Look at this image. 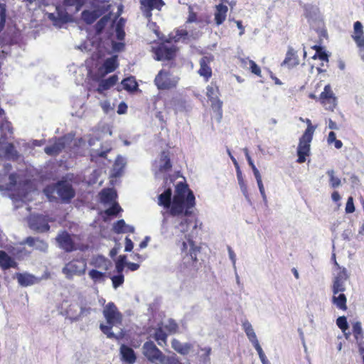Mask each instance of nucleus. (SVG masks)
<instances>
[{"instance_id": "obj_26", "label": "nucleus", "mask_w": 364, "mask_h": 364, "mask_svg": "<svg viewBox=\"0 0 364 364\" xmlns=\"http://www.w3.org/2000/svg\"><path fill=\"white\" fill-rule=\"evenodd\" d=\"M228 11V6L223 4H220L215 6V11L214 16L215 22L217 26L221 25L225 21Z\"/></svg>"}, {"instance_id": "obj_44", "label": "nucleus", "mask_w": 364, "mask_h": 364, "mask_svg": "<svg viewBox=\"0 0 364 364\" xmlns=\"http://www.w3.org/2000/svg\"><path fill=\"white\" fill-rule=\"evenodd\" d=\"M127 261L126 255H120L115 263V268L117 273H122Z\"/></svg>"}, {"instance_id": "obj_52", "label": "nucleus", "mask_w": 364, "mask_h": 364, "mask_svg": "<svg viewBox=\"0 0 364 364\" xmlns=\"http://www.w3.org/2000/svg\"><path fill=\"white\" fill-rule=\"evenodd\" d=\"M345 210L346 213H353L355 211L353 198L352 196L348 197Z\"/></svg>"}, {"instance_id": "obj_18", "label": "nucleus", "mask_w": 364, "mask_h": 364, "mask_svg": "<svg viewBox=\"0 0 364 364\" xmlns=\"http://www.w3.org/2000/svg\"><path fill=\"white\" fill-rule=\"evenodd\" d=\"M352 333L355 340L358 346L360 353L364 352V333L362 328V323L360 321H355L352 324Z\"/></svg>"}, {"instance_id": "obj_13", "label": "nucleus", "mask_w": 364, "mask_h": 364, "mask_svg": "<svg viewBox=\"0 0 364 364\" xmlns=\"http://www.w3.org/2000/svg\"><path fill=\"white\" fill-rule=\"evenodd\" d=\"M351 37L359 48L362 59L364 60V31L361 22L358 21L354 23L353 32Z\"/></svg>"}, {"instance_id": "obj_63", "label": "nucleus", "mask_w": 364, "mask_h": 364, "mask_svg": "<svg viewBox=\"0 0 364 364\" xmlns=\"http://www.w3.org/2000/svg\"><path fill=\"white\" fill-rule=\"evenodd\" d=\"M239 186H240V188L241 191L242 192L243 195L245 197H248V189H247V186L245 181L243 183H239Z\"/></svg>"}, {"instance_id": "obj_39", "label": "nucleus", "mask_w": 364, "mask_h": 364, "mask_svg": "<svg viewBox=\"0 0 364 364\" xmlns=\"http://www.w3.org/2000/svg\"><path fill=\"white\" fill-rule=\"evenodd\" d=\"M210 101L211 102L212 109L217 114L219 119H221L223 116V102L219 98Z\"/></svg>"}, {"instance_id": "obj_21", "label": "nucleus", "mask_w": 364, "mask_h": 364, "mask_svg": "<svg viewBox=\"0 0 364 364\" xmlns=\"http://www.w3.org/2000/svg\"><path fill=\"white\" fill-rule=\"evenodd\" d=\"M159 171L166 173L171 170L172 164L168 151H163L160 154Z\"/></svg>"}, {"instance_id": "obj_45", "label": "nucleus", "mask_w": 364, "mask_h": 364, "mask_svg": "<svg viewBox=\"0 0 364 364\" xmlns=\"http://www.w3.org/2000/svg\"><path fill=\"white\" fill-rule=\"evenodd\" d=\"M117 275H114L111 277L112 282V286L114 289L120 287L124 282V277L122 273H117Z\"/></svg>"}, {"instance_id": "obj_43", "label": "nucleus", "mask_w": 364, "mask_h": 364, "mask_svg": "<svg viewBox=\"0 0 364 364\" xmlns=\"http://www.w3.org/2000/svg\"><path fill=\"white\" fill-rule=\"evenodd\" d=\"M121 211H122V209L120 205L117 202H114L110 208L105 210V214L108 216H115Z\"/></svg>"}, {"instance_id": "obj_29", "label": "nucleus", "mask_w": 364, "mask_h": 364, "mask_svg": "<svg viewBox=\"0 0 364 364\" xmlns=\"http://www.w3.org/2000/svg\"><path fill=\"white\" fill-rule=\"evenodd\" d=\"M16 278L18 284L22 287L33 285L37 281L33 275L27 273H17Z\"/></svg>"}, {"instance_id": "obj_49", "label": "nucleus", "mask_w": 364, "mask_h": 364, "mask_svg": "<svg viewBox=\"0 0 364 364\" xmlns=\"http://www.w3.org/2000/svg\"><path fill=\"white\" fill-rule=\"evenodd\" d=\"M250 70L252 73L255 74L258 77L262 76V71L259 66L253 60L249 62Z\"/></svg>"}, {"instance_id": "obj_27", "label": "nucleus", "mask_w": 364, "mask_h": 364, "mask_svg": "<svg viewBox=\"0 0 364 364\" xmlns=\"http://www.w3.org/2000/svg\"><path fill=\"white\" fill-rule=\"evenodd\" d=\"M102 15V13L98 10H84L81 14V17L83 21L90 25L93 23Z\"/></svg>"}, {"instance_id": "obj_60", "label": "nucleus", "mask_w": 364, "mask_h": 364, "mask_svg": "<svg viewBox=\"0 0 364 364\" xmlns=\"http://www.w3.org/2000/svg\"><path fill=\"white\" fill-rule=\"evenodd\" d=\"M133 247H134L133 242L132 241V240L129 237H126L124 250L126 252H131L133 250Z\"/></svg>"}, {"instance_id": "obj_47", "label": "nucleus", "mask_w": 364, "mask_h": 364, "mask_svg": "<svg viewBox=\"0 0 364 364\" xmlns=\"http://www.w3.org/2000/svg\"><path fill=\"white\" fill-rule=\"evenodd\" d=\"M6 17V6L5 4L0 3V31L4 28Z\"/></svg>"}, {"instance_id": "obj_11", "label": "nucleus", "mask_w": 364, "mask_h": 364, "mask_svg": "<svg viewBox=\"0 0 364 364\" xmlns=\"http://www.w3.org/2000/svg\"><path fill=\"white\" fill-rule=\"evenodd\" d=\"M139 3L143 16L148 20L151 18L154 9L161 11L165 5L163 0H139Z\"/></svg>"}, {"instance_id": "obj_31", "label": "nucleus", "mask_w": 364, "mask_h": 364, "mask_svg": "<svg viewBox=\"0 0 364 364\" xmlns=\"http://www.w3.org/2000/svg\"><path fill=\"white\" fill-rule=\"evenodd\" d=\"M167 333L161 327L157 328L154 333V338L162 347L167 346Z\"/></svg>"}, {"instance_id": "obj_2", "label": "nucleus", "mask_w": 364, "mask_h": 364, "mask_svg": "<svg viewBox=\"0 0 364 364\" xmlns=\"http://www.w3.org/2000/svg\"><path fill=\"white\" fill-rule=\"evenodd\" d=\"M103 316L106 319L107 324L101 323L100 328L102 332L109 338L119 341L123 335H116L112 331L113 326L122 325L123 320L122 314L118 310L114 302L107 303L103 309Z\"/></svg>"}, {"instance_id": "obj_14", "label": "nucleus", "mask_w": 364, "mask_h": 364, "mask_svg": "<svg viewBox=\"0 0 364 364\" xmlns=\"http://www.w3.org/2000/svg\"><path fill=\"white\" fill-rule=\"evenodd\" d=\"M213 60V56L210 55L202 57L199 60L200 68L198 73L203 77L205 82H208L212 77L213 71L210 64Z\"/></svg>"}, {"instance_id": "obj_42", "label": "nucleus", "mask_w": 364, "mask_h": 364, "mask_svg": "<svg viewBox=\"0 0 364 364\" xmlns=\"http://www.w3.org/2000/svg\"><path fill=\"white\" fill-rule=\"evenodd\" d=\"M63 3L67 6H75V10L79 11L85 4L86 0H64Z\"/></svg>"}, {"instance_id": "obj_50", "label": "nucleus", "mask_w": 364, "mask_h": 364, "mask_svg": "<svg viewBox=\"0 0 364 364\" xmlns=\"http://www.w3.org/2000/svg\"><path fill=\"white\" fill-rule=\"evenodd\" d=\"M122 20V19H120V21H119V23H117V25L116 26L117 38L120 41L124 40V37H125V32L124 31L122 25L121 24Z\"/></svg>"}, {"instance_id": "obj_46", "label": "nucleus", "mask_w": 364, "mask_h": 364, "mask_svg": "<svg viewBox=\"0 0 364 364\" xmlns=\"http://www.w3.org/2000/svg\"><path fill=\"white\" fill-rule=\"evenodd\" d=\"M336 325L342 331L343 333H345V331H348V329L347 318L344 316H339L336 319Z\"/></svg>"}, {"instance_id": "obj_51", "label": "nucleus", "mask_w": 364, "mask_h": 364, "mask_svg": "<svg viewBox=\"0 0 364 364\" xmlns=\"http://www.w3.org/2000/svg\"><path fill=\"white\" fill-rule=\"evenodd\" d=\"M312 58L313 59L318 58L323 61H328V55L323 48H321V50H317Z\"/></svg>"}, {"instance_id": "obj_23", "label": "nucleus", "mask_w": 364, "mask_h": 364, "mask_svg": "<svg viewBox=\"0 0 364 364\" xmlns=\"http://www.w3.org/2000/svg\"><path fill=\"white\" fill-rule=\"evenodd\" d=\"M172 190L171 188H166L158 197V204L166 209L171 210L172 207Z\"/></svg>"}, {"instance_id": "obj_22", "label": "nucleus", "mask_w": 364, "mask_h": 364, "mask_svg": "<svg viewBox=\"0 0 364 364\" xmlns=\"http://www.w3.org/2000/svg\"><path fill=\"white\" fill-rule=\"evenodd\" d=\"M118 81V77L117 75H113L109 76L107 79L101 80L99 82L98 87L96 89V91L99 94H103L104 91L108 90L112 87L116 85Z\"/></svg>"}, {"instance_id": "obj_53", "label": "nucleus", "mask_w": 364, "mask_h": 364, "mask_svg": "<svg viewBox=\"0 0 364 364\" xmlns=\"http://www.w3.org/2000/svg\"><path fill=\"white\" fill-rule=\"evenodd\" d=\"M198 21L197 14L194 12L193 8L189 6L188 8V16L186 20L187 23H191L193 22H196Z\"/></svg>"}, {"instance_id": "obj_7", "label": "nucleus", "mask_w": 364, "mask_h": 364, "mask_svg": "<svg viewBox=\"0 0 364 364\" xmlns=\"http://www.w3.org/2000/svg\"><path fill=\"white\" fill-rule=\"evenodd\" d=\"M87 267L86 259L80 257L75 258L68 262L63 268V273L67 278H71L74 275H81L85 273Z\"/></svg>"}, {"instance_id": "obj_61", "label": "nucleus", "mask_w": 364, "mask_h": 364, "mask_svg": "<svg viewBox=\"0 0 364 364\" xmlns=\"http://www.w3.org/2000/svg\"><path fill=\"white\" fill-rule=\"evenodd\" d=\"M256 181H257V186H258L259 192H260L262 198L264 199H265L266 198V194H265V192H264V186H263V183H262V178L257 179Z\"/></svg>"}, {"instance_id": "obj_40", "label": "nucleus", "mask_w": 364, "mask_h": 364, "mask_svg": "<svg viewBox=\"0 0 364 364\" xmlns=\"http://www.w3.org/2000/svg\"><path fill=\"white\" fill-rule=\"evenodd\" d=\"M326 173L329 177V183L331 188H336L341 185V179L335 176V171L333 169L328 170Z\"/></svg>"}, {"instance_id": "obj_8", "label": "nucleus", "mask_w": 364, "mask_h": 364, "mask_svg": "<svg viewBox=\"0 0 364 364\" xmlns=\"http://www.w3.org/2000/svg\"><path fill=\"white\" fill-rule=\"evenodd\" d=\"M152 52L154 54V59L158 61L171 60L176 55L177 48L174 46L168 47L164 43H161L157 47H153Z\"/></svg>"}, {"instance_id": "obj_33", "label": "nucleus", "mask_w": 364, "mask_h": 364, "mask_svg": "<svg viewBox=\"0 0 364 364\" xmlns=\"http://www.w3.org/2000/svg\"><path fill=\"white\" fill-rule=\"evenodd\" d=\"M4 176L0 175V190H11L17 183L18 176L16 173H10L9 175V183L5 185L3 184Z\"/></svg>"}, {"instance_id": "obj_56", "label": "nucleus", "mask_w": 364, "mask_h": 364, "mask_svg": "<svg viewBox=\"0 0 364 364\" xmlns=\"http://www.w3.org/2000/svg\"><path fill=\"white\" fill-rule=\"evenodd\" d=\"M110 149H107L105 151H96L93 154H91V159L93 161L95 159L97 158H106L107 154L109 152Z\"/></svg>"}, {"instance_id": "obj_38", "label": "nucleus", "mask_w": 364, "mask_h": 364, "mask_svg": "<svg viewBox=\"0 0 364 364\" xmlns=\"http://www.w3.org/2000/svg\"><path fill=\"white\" fill-rule=\"evenodd\" d=\"M109 21V15H105L96 23L95 25V29L97 35H100L102 33Z\"/></svg>"}, {"instance_id": "obj_41", "label": "nucleus", "mask_w": 364, "mask_h": 364, "mask_svg": "<svg viewBox=\"0 0 364 364\" xmlns=\"http://www.w3.org/2000/svg\"><path fill=\"white\" fill-rule=\"evenodd\" d=\"M344 282L345 281L334 279L332 286L333 294H338L339 292H343L346 290Z\"/></svg>"}, {"instance_id": "obj_5", "label": "nucleus", "mask_w": 364, "mask_h": 364, "mask_svg": "<svg viewBox=\"0 0 364 364\" xmlns=\"http://www.w3.org/2000/svg\"><path fill=\"white\" fill-rule=\"evenodd\" d=\"M179 77L174 76L169 70H159L154 78V85L159 90H171L176 88Z\"/></svg>"}, {"instance_id": "obj_10", "label": "nucleus", "mask_w": 364, "mask_h": 364, "mask_svg": "<svg viewBox=\"0 0 364 364\" xmlns=\"http://www.w3.org/2000/svg\"><path fill=\"white\" fill-rule=\"evenodd\" d=\"M143 354L151 363H162L164 360L163 353L153 341H146L144 343Z\"/></svg>"}, {"instance_id": "obj_4", "label": "nucleus", "mask_w": 364, "mask_h": 364, "mask_svg": "<svg viewBox=\"0 0 364 364\" xmlns=\"http://www.w3.org/2000/svg\"><path fill=\"white\" fill-rule=\"evenodd\" d=\"M300 120L305 122L307 124L306 130L299 138L296 151L298 156L296 162L299 164H303L306 161V157L310 155L311 142L313 139V136L316 129V126H314L309 119L304 120L300 117Z\"/></svg>"}, {"instance_id": "obj_37", "label": "nucleus", "mask_w": 364, "mask_h": 364, "mask_svg": "<svg viewBox=\"0 0 364 364\" xmlns=\"http://www.w3.org/2000/svg\"><path fill=\"white\" fill-rule=\"evenodd\" d=\"M242 328L251 343L257 340L255 331L248 321L246 320L242 323Z\"/></svg>"}, {"instance_id": "obj_20", "label": "nucleus", "mask_w": 364, "mask_h": 364, "mask_svg": "<svg viewBox=\"0 0 364 364\" xmlns=\"http://www.w3.org/2000/svg\"><path fill=\"white\" fill-rule=\"evenodd\" d=\"M118 67V57L115 55L107 58L99 70L101 71L102 69L104 70V72L102 74V77H104L105 75L114 72Z\"/></svg>"}, {"instance_id": "obj_9", "label": "nucleus", "mask_w": 364, "mask_h": 364, "mask_svg": "<svg viewBox=\"0 0 364 364\" xmlns=\"http://www.w3.org/2000/svg\"><path fill=\"white\" fill-rule=\"evenodd\" d=\"M318 99L326 110L333 111L337 106V98L329 84L324 87L323 91Z\"/></svg>"}, {"instance_id": "obj_16", "label": "nucleus", "mask_w": 364, "mask_h": 364, "mask_svg": "<svg viewBox=\"0 0 364 364\" xmlns=\"http://www.w3.org/2000/svg\"><path fill=\"white\" fill-rule=\"evenodd\" d=\"M66 141L65 136L56 139L53 144L44 148L45 153L52 156L58 155L65 148Z\"/></svg>"}, {"instance_id": "obj_64", "label": "nucleus", "mask_w": 364, "mask_h": 364, "mask_svg": "<svg viewBox=\"0 0 364 364\" xmlns=\"http://www.w3.org/2000/svg\"><path fill=\"white\" fill-rule=\"evenodd\" d=\"M127 109V106L124 102H121L119 105L117 113L119 114H124L126 112Z\"/></svg>"}, {"instance_id": "obj_58", "label": "nucleus", "mask_w": 364, "mask_h": 364, "mask_svg": "<svg viewBox=\"0 0 364 364\" xmlns=\"http://www.w3.org/2000/svg\"><path fill=\"white\" fill-rule=\"evenodd\" d=\"M37 242V237H26L22 244L23 245H28L29 247H35L36 248V244Z\"/></svg>"}, {"instance_id": "obj_1", "label": "nucleus", "mask_w": 364, "mask_h": 364, "mask_svg": "<svg viewBox=\"0 0 364 364\" xmlns=\"http://www.w3.org/2000/svg\"><path fill=\"white\" fill-rule=\"evenodd\" d=\"M196 206V197L188 185L183 181L178 182L175 186L172 199V207L168 211L173 217L185 216L179 223V230L176 233V245L181 255V265L184 267H196L198 262V255L201 247L197 245L193 237L188 234V227L193 223V219L188 218L193 215Z\"/></svg>"}, {"instance_id": "obj_59", "label": "nucleus", "mask_w": 364, "mask_h": 364, "mask_svg": "<svg viewBox=\"0 0 364 364\" xmlns=\"http://www.w3.org/2000/svg\"><path fill=\"white\" fill-rule=\"evenodd\" d=\"M125 44L120 42H112V49L117 52H121L124 50Z\"/></svg>"}, {"instance_id": "obj_28", "label": "nucleus", "mask_w": 364, "mask_h": 364, "mask_svg": "<svg viewBox=\"0 0 364 364\" xmlns=\"http://www.w3.org/2000/svg\"><path fill=\"white\" fill-rule=\"evenodd\" d=\"M113 231L117 234L120 233H134V228L133 226L127 225L123 219L117 220L113 225Z\"/></svg>"}, {"instance_id": "obj_19", "label": "nucleus", "mask_w": 364, "mask_h": 364, "mask_svg": "<svg viewBox=\"0 0 364 364\" xmlns=\"http://www.w3.org/2000/svg\"><path fill=\"white\" fill-rule=\"evenodd\" d=\"M122 361L127 364H134L136 360V355L134 350L125 344H122L119 348Z\"/></svg>"}, {"instance_id": "obj_62", "label": "nucleus", "mask_w": 364, "mask_h": 364, "mask_svg": "<svg viewBox=\"0 0 364 364\" xmlns=\"http://www.w3.org/2000/svg\"><path fill=\"white\" fill-rule=\"evenodd\" d=\"M252 343L253 344L255 348L257 351V353H258L259 356L262 355L263 354H264L263 350H262V347L260 346V345L259 343L258 340L255 341V342H253Z\"/></svg>"}, {"instance_id": "obj_24", "label": "nucleus", "mask_w": 364, "mask_h": 364, "mask_svg": "<svg viewBox=\"0 0 364 364\" xmlns=\"http://www.w3.org/2000/svg\"><path fill=\"white\" fill-rule=\"evenodd\" d=\"M171 347L174 350L182 355H188L193 349V345L191 343H182L176 338L171 341Z\"/></svg>"}, {"instance_id": "obj_36", "label": "nucleus", "mask_w": 364, "mask_h": 364, "mask_svg": "<svg viewBox=\"0 0 364 364\" xmlns=\"http://www.w3.org/2000/svg\"><path fill=\"white\" fill-rule=\"evenodd\" d=\"M5 156L8 159L17 160L19 154L13 143H8L4 149Z\"/></svg>"}, {"instance_id": "obj_34", "label": "nucleus", "mask_w": 364, "mask_h": 364, "mask_svg": "<svg viewBox=\"0 0 364 364\" xmlns=\"http://www.w3.org/2000/svg\"><path fill=\"white\" fill-rule=\"evenodd\" d=\"M116 197V192L112 188H105L100 192L101 200L105 203L114 201Z\"/></svg>"}, {"instance_id": "obj_57", "label": "nucleus", "mask_w": 364, "mask_h": 364, "mask_svg": "<svg viewBox=\"0 0 364 364\" xmlns=\"http://www.w3.org/2000/svg\"><path fill=\"white\" fill-rule=\"evenodd\" d=\"M178 325L177 323L173 321H170L169 323L166 326H165V328L170 333H174L178 330Z\"/></svg>"}, {"instance_id": "obj_25", "label": "nucleus", "mask_w": 364, "mask_h": 364, "mask_svg": "<svg viewBox=\"0 0 364 364\" xmlns=\"http://www.w3.org/2000/svg\"><path fill=\"white\" fill-rule=\"evenodd\" d=\"M18 264L5 251L0 250V267L2 269L6 270L11 267L16 268Z\"/></svg>"}, {"instance_id": "obj_15", "label": "nucleus", "mask_w": 364, "mask_h": 364, "mask_svg": "<svg viewBox=\"0 0 364 364\" xmlns=\"http://www.w3.org/2000/svg\"><path fill=\"white\" fill-rule=\"evenodd\" d=\"M56 240L59 246L65 252H70L76 249L70 235L65 231L59 234L56 237Z\"/></svg>"}, {"instance_id": "obj_3", "label": "nucleus", "mask_w": 364, "mask_h": 364, "mask_svg": "<svg viewBox=\"0 0 364 364\" xmlns=\"http://www.w3.org/2000/svg\"><path fill=\"white\" fill-rule=\"evenodd\" d=\"M92 311L90 303L84 297L80 296L77 299L71 301L65 307L63 306L60 313L71 321H77L83 317L90 315Z\"/></svg>"}, {"instance_id": "obj_54", "label": "nucleus", "mask_w": 364, "mask_h": 364, "mask_svg": "<svg viewBox=\"0 0 364 364\" xmlns=\"http://www.w3.org/2000/svg\"><path fill=\"white\" fill-rule=\"evenodd\" d=\"M48 245L46 242L37 237L36 244V249L42 252H46L48 250Z\"/></svg>"}, {"instance_id": "obj_17", "label": "nucleus", "mask_w": 364, "mask_h": 364, "mask_svg": "<svg viewBox=\"0 0 364 364\" xmlns=\"http://www.w3.org/2000/svg\"><path fill=\"white\" fill-rule=\"evenodd\" d=\"M299 65V58L297 52L291 46L288 47L285 58L281 63V66L287 67L289 69L296 67Z\"/></svg>"}, {"instance_id": "obj_6", "label": "nucleus", "mask_w": 364, "mask_h": 364, "mask_svg": "<svg viewBox=\"0 0 364 364\" xmlns=\"http://www.w3.org/2000/svg\"><path fill=\"white\" fill-rule=\"evenodd\" d=\"M27 221L31 230L37 232H46L50 230L49 222L52 220L48 215L37 213L30 215Z\"/></svg>"}, {"instance_id": "obj_35", "label": "nucleus", "mask_w": 364, "mask_h": 364, "mask_svg": "<svg viewBox=\"0 0 364 364\" xmlns=\"http://www.w3.org/2000/svg\"><path fill=\"white\" fill-rule=\"evenodd\" d=\"M123 89L128 92H134L137 90L138 84L132 76L124 78L121 82Z\"/></svg>"}, {"instance_id": "obj_48", "label": "nucleus", "mask_w": 364, "mask_h": 364, "mask_svg": "<svg viewBox=\"0 0 364 364\" xmlns=\"http://www.w3.org/2000/svg\"><path fill=\"white\" fill-rule=\"evenodd\" d=\"M89 276L93 281L97 282L103 280L105 274L96 269H91L89 272Z\"/></svg>"}, {"instance_id": "obj_32", "label": "nucleus", "mask_w": 364, "mask_h": 364, "mask_svg": "<svg viewBox=\"0 0 364 364\" xmlns=\"http://www.w3.org/2000/svg\"><path fill=\"white\" fill-rule=\"evenodd\" d=\"M220 95L219 87L215 81H212L206 87V96L209 100H213L218 98Z\"/></svg>"}, {"instance_id": "obj_55", "label": "nucleus", "mask_w": 364, "mask_h": 364, "mask_svg": "<svg viewBox=\"0 0 364 364\" xmlns=\"http://www.w3.org/2000/svg\"><path fill=\"white\" fill-rule=\"evenodd\" d=\"M340 271L338 272L337 275L335 277V279H339L342 281H346L348 278L347 271L345 268H341L338 267Z\"/></svg>"}, {"instance_id": "obj_30", "label": "nucleus", "mask_w": 364, "mask_h": 364, "mask_svg": "<svg viewBox=\"0 0 364 364\" xmlns=\"http://www.w3.org/2000/svg\"><path fill=\"white\" fill-rule=\"evenodd\" d=\"M332 303L340 310L346 311L347 306V298L342 292L337 294H333L332 297Z\"/></svg>"}, {"instance_id": "obj_12", "label": "nucleus", "mask_w": 364, "mask_h": 364, "mask_svg": "<svg viewBox=\"0 0 364 364\" xmlns=\"http://www.w3.org/2000/svg\"><path fill=\"white\" fill-rule=\"evenodd\" d=\"M56 192L65 203H69L75 197V191L72 185L66 181H58L56 184Z\"/></svg>"}]
</instances>
